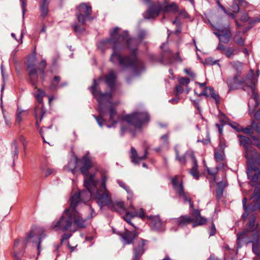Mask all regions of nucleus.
<instances>
[{
	"mask_svg": "<svg viewBox=\"0 0 260 260\" xmlns=\"http://www.w3.org/2000/svg\"><path fill=\"white\" fill-rule=\"evenodd\" d=\"M120 28L115 27L110 31V39L100 42L107 47H111L113 52L110 61L113 63L118 62L122 70L134 66L135 64H140L136 54L138 40L128 37L127 31L119 35Z\"/></svg>",
	"mask_w": 260,
	"mask_h": 260,
	"instance_id": "obj_1",
	"label": "nucleus"
},
{
	"mask_svg": "<svg viewBox=\"0 0 260 260\" xmlns=\"http://www.w3.org/2000/svg\"><path fill=\"white\" fill-rule=\"evenodd\" d=\"M66 169L75 174L80 172L85 176L84 185L90 191L91 196L98 198L102 204H106L109 201L108 191L106 189V178H103L102 188L98 189L99 180L94 178L96 172V168L93 164H70Z\"/></svg>",
	"mask_w": 260,
	"mask_h": 260,
	"instance_id": "obj_2",
	"label": "nucleus"
},
{
	"mask_svg": "<svg viewBox=\"0 0 260 260\" xmlns=\"http://www.w3.org/2000/svg\"><path fill=\"white\" fill-rule=\"evenodd\" d=\"M240 75H236L233 77H229L227 84L230 90L237 89L240 86L244 90L248 88L251 90L252 95L248 102L249 113L251 116L254 113L255 109L259 105V96L255 90V77L253 70H250L248 75L244 77L242 80L239 79Z\"/></svg>",
	"mask_w": 260,
	"mask_h": 260,
	"instance_id": "obj_3",
	"label": "nucleus"
},
{
	"mask_svg": "<svg viewBox=\"0 0 260 260\" xmlns=\"http://www.w3.org/2000/svg\"><path fill=\"white\" fill-rule=\"evenodd\" d=\"M36 53H34L32 58L27 60L26 63V69L28 72L31 84L37 89V92L34 94V96L38 101L39 105L35 109V113L36 118H38L39 117L40 121H41L45 113V111L44 109V105L42 103V99L45 93L44 91L37 88L36 86L38 81V75L37 74V70L36 68Z\"/></svg>",
	"mask_w": 260,
	"mask_h": 260,
	"instance_id": "obj_4",
	"label": "nucleus"
},
{
	"mask_svg": "<svg viewBox=\"0 0 260 260\" xmlns=\"http://www.w3.org/2000/svg\"><path fill=\"white\" fill-rule=\"evenodd\" d=\"M252 244V251L257 255V258L260 259V233H253L247 228L244 229L237 235V244L238 248H240L244 244Z\"/></svg>",
	"mask_w": 260,
	"mask_h": 260,
	"instance_id": "obj_5",
	"label": "nucleus"
},
{
	"mask_svg": "<svg viewBox=\"0 0 260 260\" xmlns=\"http://www.w3.org/2000/svg\"><path fill=\"white\" fill-rule=\"evenodd\" d=\"M80 195V194H76L72 197L70 206L74 226V228H76V231L78 229H84L86 228L87 226L88 219L93 218L96 214L91 207H90V215L86 218H83L82 214L76 210V208L79 203Z\"/></svg>",
	"mask_w": 260,
	"mask_h": 260,
	"instance_id": "obj_6",
	"label": "nucleus"
},
{
	"mask_svg": "<svg viewBox=\"0 0 260 260\" xmlns=\"http://www.w3.org/2000/svg\"><path fill=\"white\" fill-rule=\"evenodd\" d=\"M123 120L128 125V129L121 127L122 133L129 131L134 136L137 132H140L141 127L145 123L149 120V116L147 112H134L125 116Z\"/></svg>",
	"mask_w": 260,
	"mask_h": 260,
	"instance_id": "obj_7",
	"label": "nucleus"
},
{
	"mask_svg": "<svg viewBox=\"0 0 260 260\" xmlns=\"http://www.w3.org/2000/svg\"><path fill=\"white\" fill-rule=\"evenodd\" d=\"M96 83L94 81V85L91 87L90 90L92 95L96 99L99 103V112L100 115L98 117H94L100 126H102L104 120L103 117L106 114V103H108L110 105L111 103L110 100L112 98L111 94H102L100 93L99 95L96 94Z\"/></svg>",
	"mask_w": 260,
	"mask_h": 260,
	"instance_id": "obj_8",
	"label": "nucleus"
},
{
	"mask_svg": "<svg viewBox=\"0 0 260 260\" xmlns=\"http://www.w3.org/2000/svg\"><path fill=\"white\" fill-rule=\"evenodd\" d=\"M52 228L55 231L60 230L62 232L69 231L74 233L76 231L74 226L70 207L66 209L61 218L53 223Z\"/></svg>",
	"mask_w": 260,
	"mask_h": 260,
	"instance_id": "obj_9",
	"label": "nucleus"
},
{
	"mask_svg": "<svg viewBox=\"0 0 260 260\" xmlns=\"http://www.w3.org/2000/svg\"><path fill=\"white\" fill-rule=\"evenodd\" d=\"M162 11L165 12L175 13L178 11V8L174 3L165 5L156 4L150 6L147 11L144 13V17L145 19L153 18L156 17Z\"/></svg>",
	"mask_w": 260,
	"mask_h": 260,
	"instance_id": "obj_10",
	"label": "nucleus"
},
{
	"mask_svg": "<svg viewBox=\"0 0 260 260\" xmlns=\"http://www.w3.org/2000/svg\"><path fill=\"white\" fill-rule=\"evenodd\" d=\"M239 142L245 150V157L247 162H260V154L255 149L251 147L252 142L251 140L245 136L239 135Z\"/></svg>",
	"mask_w": 260,
	"mask_h": 260,
	"instance_id": "obj_11",
	"label": "nucleus"
},
{
	"mask_svg": "<svg viewBox=\"0 0 260 260\" xmlns=\"http://www.w3.org/2000/svg\"><path fill=\"white\" fill-rule=\"evenodd\" d=\"M45 237V235L43 229H33L30 231L24 240L23 245H26L27 244L31 243L37 246L39 251L41 239Z\"/></svg>",
	"mask_w": 260,
	"mask_h": 260,
	"instance_id": "obj_12",
	"label": "nucleus"
},
{
	"mask_svg": "<svg viewBox=\"0 0 260 260\" xmlns=\"http://www.w3.org/2000/svg\"><path fill=\"white\" fill-rule=\"evenodd\" d=\"M104 79L106 83L108 85V86L109 87L111 90V91L110 92L105 93V94H111L112 98L113 96V93L115 89V82L116 80V76L115 75L114 71L113 70L110 71L109 74L105 76ZM103 80V78L102 77H100L98 80H93V83H94V81H95L96 83V88L95 90H96V94L98 95H99L100 93H102V92L100 91V89L99 88V85ZM93 85L94 83H93L92 86ZM102 94H104V93H102Z\"/></svg>",
	"mask_w": 260,
	"mask_h": 260,
	"instance_id": "obj_13",
	"label": "nucleus"
},
{
	"mask_svg": "<svg viewBox=\"0 0 260 260\" xmlns=\"http://www.w3.org/2000/svg\"><path fill=\"white\" fill-rule=\"evenodd\" d=\"M91 13V7L86 3L80 4L77 8L76 17L79 22L85 25L86 20L90 18Z\"/></svg>",
	"mask_w": 260,
	"mask_h": 260,
	"instance_id": "obj_14",
	"label": "nucleus"
},
{
	"mask_svg": "<svg viewBox=\"0 0 260 260\" xmlns=\"http://www.w3.org/2000/svg\"><path fill=\"white\" fill-rule=\"evenodd\" d=\"M129 208L130 209H132V211H126V214L123 217V219L127 223H128L131 225L133 226L134 228H135L134 224L131 222L132 219L136 217H139L140 218L144 219L145 217H146V215L144 213V210L142 208H141L140 209L139 212H138L136 210L135 207L131 204L129 206Z\"/></svg>",
	"mask_w": 260,
	"mask_h": 260,
	"instance_id": "obj_15",
	"label": "nucleus"
},
{
	"mask_svg": "<svg viewBox=\"0 0 260 260\" xmlns=\"http://www.w3.org/2000/svg\"><path fill=\"white\" fill-rule=\"evenodd\" d=\"M149 220V224L153 231H164L165 224L158 215L146 216Z\"/></svg>",
	"mask_w": 260,
	"mask_h": 260,
	"instance_id": "obj_16",
	"label": "nucleus"
},
{
	"mask_svg": "<svg viewBox=\"0 0 260 260\" xmlns=\"http://www.w3.org/2000/svg\"><path fill=\"white\" fill-rule=\"evenodd\" d=\"M147 241L143 239H140L133 247V256L135 259H140L141 256L144 253L146 248Z\"/></svg>",
	"mask_w": 260,
	"mask_h": 260,
	"instance_id": "obj_17",
	"label": "nucleus"
},
{
	"mask_svg": "<svg viewBox=\"0 0 260 260\" xmlns=\"http://www.w3.org/2000/svg\"><path fill=\"white\" fill-rule=\"evenodd\" d=\"M251 199L253 201L249 206V210L253 211L257 209H260V188L258 187L255 188Z\"/></svg>",
	"mask_w": 260,
	"mask_h": 260,
	"instance_id": "obj_18",
	"label": "nucleus"
},
{
	"mask_svg": "<svg viewBox=\"0 0 260 260\" xmlns=\"http://www.w3.org/2000/svg\"><path fill=\"white\" fill-rule=\"evenodd\" d=\"M193 220L194 219L189 216L182 215L172 219V222L179 227L183 228L192 223Z\"/></svg>",
	"mask_w": 260,
	"mask_h": 260,
	"instance_id": "obj_19",
	"label": "nucleus"
},
{
	"mask_svg": "<svg viewBox=\"0 0 260 260\" xmlns=\"http://www.w3.org/2000/svg\"><path fill=\"white\" fill-rule=\"evenodd\" d=\"M121 237L124 244H131L134 242V239L137 236V233L136 231L130 232L125 230L124 232L119 235Z\"/></svg>",
	"mask_w": 260,
	"mask_h": 260,
	"instance_id": "obj_20",
	"label": "nucleus"
},
{
	"mask_svg": "<svg viewBox=\"0 0 260 260\" xmlns=\"http://www.w3.org/2000/svg\"><path fill=\"white\" fill-rule=\"evenodd\" d=\"M175 150L176 152L177 160L180 161H189L191 162H197V159L194 155V154L191 151H187L185 153L184 156L180 157L179 155V151L177 149V146L175 147Z\"/></svg>",
	"mask_w": 260,
	"mask_h": 260,
	"instance_id": "obj_21",
	"label": "nucleus"
},
{
	"mask_svg": "<svg viewBox=\"0 0 260 260\" xmlns=\"http://www.w3.org/2000/svg\"><path fill=\"white\" fill-rule=\"evenodd\" d=\"M86 189L87 190V191L83 190L82 191H79V192H76L74 194V195H75L76 194H80V197H79V202H80L81 198H82L84 200H87L89 199L91 197H92L93 198H94V199H96L98 200V203L99 205V206H100L101 208H102V207L106 206V205L109 203V202L110 200V197L109 193H108V197H109L108 202L106 204H102L98 198H96L95 197H93V196H91L89 190L87 188H86Z\"/></svg>",
	"mask_w": 260,
	"mask_h": 260,
	"instance_id": "obj_22",
	"label": "nucleus"
},
{
	"mask_svg": "<svg viewBox=\"0 0 260 260\" xmlns=\"http://www.w3.org/2000/svg\"><path fill=\"white\" fill-rule=\"evenodd\" d=\"M108 205L109 208L113 211H115L121 214L124 212H126V210L125 209L123 202L119 201L111 203V200H110L109 203L107 204Z\"/></svg>",
	"mask_w": 260,
	"mask_h": 260,
	"instance_id": "obj_23",
	"label": "nucleus"
},
{
	"mask_svg": "<svg viewBox=\"0 0 260 260\" xmlns=\"http://www.w3.org/2000/svg\"><path fill=\"white\" fill-rule=\"evenodd\" d=\"M112 98L110 100V102L111 103V104L110 105L108 103H106V113L107 112L108 109L109 111L110 114V121L112 123V126H114L118 122L120 118L117 117V120H115L116 117H117V113L115 109L112 107L113 105V103L111 101Z\"/></svg>",
	"mask_w": 260,
	"mask_h": 260,
	"instance_id": "obj_24",
	"label": "nucleus"
},
{
	"mask_svg": "<svg viewBox=\"0 0 260 260\" xmlns=\"http://www.w3.org/2000/svg\"><path fill=\"white\" fill-rule=\"evenodd\" d=\"M205 95L206 96H211L215 100L216 104L218 105L219 103V95L215 93L214 89L211 87H206L199 94L200 95Z\"/></svg>",
	"mask_w": 260,
	"mask_h": 260,
	"instance_id": "obj_25",
	"label": "nucleus"
},
{
	"mask_svg": "<svg viewBox=\"0 0 260 260\" xmlns=\"http://www.w3.org/2000/svg\"><path fill=\"white\" fill-rule=\"evenodd\" d=\"M147 154V150H145L144 154L140 155L138 154L136 149L132 147L131 149V158L133 162H138L139 161L144 160Z\"/></svg>",
	"mask_w": 260,
	"mask_h": 260,
	"instance_id": "obj_26",
	"label": "nucleus"
},
{
	"mask_svg": "<svg viewBox=\"0 0 260 260\" xmlns=\"http://www.w3.org/2000/svg\"><path fill=\"white\" fill-rule=\"evenodd\" d=\"M231 67L236 72L237 75H240L243 69V63L238 60L229 62Z\"/></svg>",
	"mask_w": 260,
	"mask_h": 260,
	"instance_id": "obj_27",
	"label": "nucleus"
},
{
	"mask_svg": "<svg viewBox=\"0 0 260 260\" xmlns=\"http://www.w3.org/2000/svg\"><path fill=\"white\" fill-rule=\"evenodd\" d=\"M219 32H214V34L218 38L220 41L224 43H228L230 40V36L226 31L225 32L223 30H219Z\"/></svg>",
	"mask_w": 260,
	"mask_h": 260,
	"instance_id": "obj_28",
	"label": "nucleus"
},
{
	"mask_svg": "<svg viewBox=\"0 0 260 260\" xmlns=\"http://www.w3.org/2000/svg\"><path fill=\"white\" fill-rule=\"evenodd\" d=\"M19 241L16 240L14 245V256L16 260H20L21 257L24 253V249L23 248L21 250L19 251L17 247Z\"/></svg>",
	"mask_w": 260,
	"mask_h": 260,
	"instance_id": "obj_29",
	"label": "nucleus"
},
{
	"mask_svg": "<svg viewBox=\"0 0 260 260\" xmlns=\"http://www.w3.org/2000/svg\"><path fill=\"white\" fill-rule=\"evenodd\" d=\"M39 66L40 68H39L38 70L40 72L41 78L43 81H44L45 78V70L47 66V62L46 59H43L39 62Z\"/></svg>",
	"mask_w": 260,
	"mask_h": 260,
	"instance_id": "obj_30",
	"label": "nucleus"
},
{
	"mask_svg": "<svg viewBox=\"0 0 260 260\" xmlns=\"http://www.w3.org/2000/svg\"><path fill=\"white\" fill-rule=\"evenodd\" d=\"M255 220L256 218L254 216H252L250 217V220L249 221L248 228L251 233H253L255 232H257L256 229L257 228L258 225L257 224H255Z\"/></svg>",
	"mask_w": 260,
	"mask_h": 260,
	"instance_id": "obj_31",
	"label": "nucleus"
},
{
	"mask_svg": "<svg viewBox=\"0 0 260 260\" xmlns=\"http://www.w3.org/2000/svg\"><path fill=\"white\" fill-rule=\"evenodd\" d=\"M41 15L45 17L48 14V2L47 0H42V3L41 5Z\"/></svg>",
	"mask_w": 260,
	"mask_h": 260,
	"instance_id": "obj_32",
	"label": "nucleus"
},
{
	"mask_svg": "<svg viewBox=\"0 0 260 260\" xmlns=\"http://www.w3.org/2000/svg\"><path fill=\"white\" fill-rule=\"evenodd\" d=\"M172 183L173 184V188L176 190V192L181 190V189H182L183 188L182 183H178L176 176L172 178Z\"/></svg>",
	"mask_w": 260,
	"mask_h": 260,
	"instance_id": "obj_33",
	"label": "nucleus"
},
{
	"mask_svg": "<svg viewBox=\"0 0 260 260\" xmlns=\"http://www.w3.org/2000/svg\"><path fill=\"white\" fill-rule=\"evenodd\" d=\"M238 53V52L236 49L228 47L223 54L228 58H233L235 55L237 54Z\"/></svg>",
	"mask_w": 260,
	"mask_h": 260,
	"instance_id": "obj_34",
	"label": "nucleus"
},
{
	"mask_svg": "<svg viewBox=\"0 0 260 260\" xmlns=\"http://www.w3.org/2000/svg\"><path fill=\"white\" fill-rule=\"evenodd\" d=\"M193 221V226L195 227L197 225H201L206 224L207 222V219L202 216H200L194 219Z\"/></svg>",
	"mask_w": 260,
	"mask_h": 260,
	"instance_id": "obj_35",
	"label": "nucleus"
},
{
	"mask_svg": "<svg viewBox=\"0 0 260 260\" xmlns=\"http://www.w3.org/2000/svg\"><path fill=\"white\" fill-rule=\"evenodd\" d=\"M190 173L194 178L196 179H199L200 175L198 170L197 164H195L194 166L190 171Z\"/></svg>",
	"mask_w": 260,
	"mask_h": 260,
	"instance_id": "obj_36",
	"label": "nucleus"
},
{
	"mask_svg": "<svg viewBox=\"0 0 260 260\" xmlns=\"http://www.w3.org/2000/svg\"><path fill=\"white\" fill-rule=\"evenodd\" d=\"M208 173L213 177L214 181H215V175L218 172V168L217 166L214 167H207Z\"/></svg>",
	"mask_w": 260,
	"mask_h": 260,
	"instance_id": "obj_37",
	"label": "nucleus"
},
{
	"mask_svg": "<svg viewBox=\"0 0 260 260\" xmlns=\"http://www.w3.org/2000/svg\"><path fill=\"white\" fill-rule=\"evenodd\" d=\"M12 149L13 151L14 154V159L13 161L15 160V157H17L19 150H18V145L16 141H14L12 143Z\"/></svg>",
	"mask_w": 260,
	"mask_h": 260,
	"instance_id": "obj_38",
	"label": "nucleus"
},
{
	"mask_svg": "<svg viewBox=\"0 0 260 260\" xmlns=\"http://www.w3.org/2000/svg\"><path fill=\"white\" fill-rule=\"evenodd\" d=\"M160 142L164 146H167L169 144V135L165 134L160 138Z\"/></svg>",
	"mask_w": 260,
	"mask_h": 260,
	"instance_id": "obj_39",
	"label": "nucleus"
},
{
	"mask_svg": "<svg viewBox=\"0 0 260 260\" xmlns=\"http://www.w3.org/2000/svg\"><path fill=\"white\" fill-rule=\"evenodd\" d=\"M164 57H168L169 60L167 61L166 63H171L173 61V58H174L173 53L171 51H168L165 53L164 54Z\"/></svg>",
	"mask_w": 260,
	"mask_h": 260,
	"instance_id": "obj_40",
	"label": "nucleus"
},
{
	"mask_svg": "<svg viewBox=\"0 0 260 260\" xmlns=\"http://www.w3.org/2000/svg\"><path fill=\"white\" fill-rule=\"evenodd\" d=\"M60 80V78L58 76H55L53 79V81L51 82L50 85V88L55 89L57 87V85Z\"/></svg>",
	"mask_w": 260,
	"mask_h": 260,
	"instance_id": "obj_41",
	"label": "nucleus"
},
{
	"mask_svg": "<svg viewBox=\"0 0 260 260\" xmlns=\"http://www.w3.org/2000/svg\"><path fill=\"white\" fill-rule=\"evenodd\" d=\"M214 157L216 161H221L223 160L224 154L222 152H215Z\"/></svg>",
	"mask_w": 260,
	"mask_h": 260,
	"instance_id": "obj_42",
	"label": "nucleus"
},
{
	"mask_svg": "<svg viewBox=\"0 0 260 260\" xmlns=\"http://www.w3.org/2000/svg\"><path fill=\"white\" fill-rule=\"evenodd\" d=\"M179 197H182L185 202H190L191 199L188 198L185 193L183 188L182 189H181V190L177 192Z\"/></svg>",
	"mask_w": 260,
	"mask_h": 260,
	"instance_id": "obj_43",
	"label": "nucleus"
},
{
	"mask_svg": "<svg viewBox=\"0 0 260 260\" xmlns=\"http://www.w3.org/2000/svg\"><path fill=\"white\" fill-rule=\"evenodd\" d=\"M220 185H221V184H219V186ZM226 185H227L226 183H224V185H223V186H222V187H220V186L217 187L216 193H217V197L218 198H220L222 197V194H223V189Z\"/></svg>",
	"mask_w": 260,
	"mask_h": 260,
	"instance_id": "obj_44",
	"label": "nucleus"
},
{
	"mask_svg": "<svg viewBox=\"0 0 260 260\" xmlns=\"http://www.w3.org/2000/svg\"><path fill=\"white\" fill-rule=\"evenodd\" d=\"M230 10L232 12L237 13L239 11L240 9L238 5L236 2H234L230 6Z\"/></svg>",
	"mask_w": 260,
	"mask_h": 260,
	"instance_id": "obj_45",
	"label": "nucleus"
},
{
	"mask_svg": "<svg viewBox=\"0 0 260 260\" xmlns=\"http://www.w3.org/2000/svg\"><path fill=\"white\" fill-rule=\"evenodd\" d=\"M251 127L260 135V122L256 123L255 121L252 122Z\"/></svg>",
	"mask_w": 260,
	"mask_h": 260,
	"instance_id": "obj_46",
	"label": "nucleus"
},
{
	"mask_svg": "<svg viewBox=\"0 0 260 260\" xmlns=\"http://www.w3.org/2000/svg\"><path fill=\"white\" fill-rule=\"evenodd\" d=\"M117 183L120 187L124 189L127 192L131 191L129 187L126 185V184L122 181L117 180Z\"/></svg>",
	"mask_w": 260,
	"mask_h": 260,
	"instance_id": "obj_47",
	"label": "nucleus"
},
{
	"mask_svg": "<svg viewBox=\"0 0 260 260\" xmlns=\"http://www.w3.org/2000/svg\"><path fill=\"white\" fill-rule=\"evenodd\" d=\"M191 215L192 216V218L194 219L196 218L201 216L200 211L197 209H193L192 212H191Z\"/></svg>",
	"mask_w": 260,
	"mask_h": 260,
	"instance_id": "obj_48",
	"label": "nucleus"
},
{
	"mask_svg": "<svg viewBox=\"0 0 260 260\" xmlns=\"http://www.w3.org/2000/svg\"><path fill=\"white\" fill-rule=\"evenodd\" d=\"M179 82L181 85H187L189 83L190 80L187 78H181L179 80Z\"/></svg>",
	"mask_w": 260,
	"mask_h": 260,
	"instance_id": "obj_49",
	"label": "nucleus"
},
{
	"mask_svg": "<svg viewBox=\"0 0 260 260\" xmlns=\"http://www.w3.org/2000/svg\"><path fill=\"white\" fill-rule=\"evenodd\" d=\"M252 128H253L251 127V125H250L248 127L241 129V131L245 134H250L252 133Z\"/></svg>",
	"mask_w": 260,
	"mask_h": 260,
	"instance_id": "obj_50",
	"label": "nucleus"
},
{
	"mask_svg": "<svg viewBox=\"0 0 260 260\" xmlns=\"http://www.w3.org/2000/svg\"><path fill=\"white\" fill-rule=\"evenodd\" d=\"M228 48V47H227L225 46L224 45H223V44L220 43L218 44L217 49L218 50H220L221 53L223 54Z\"/></svg>",
	"mask_w": 260,
	"mask_h": 260,
	"instance_id": "obj_51",
	"label": "nucleus"
},
{
	"mask_svg": "<svg viewBox=\"0 0 260 260\" xmlns=\"http://www.w3.org/2000/svg\"><path fill=\"white\" fill-rule=\"evenodd\" d=\"M240 20L243 22H247L249 20V17L246 13L243 14L241 17Z\"/></svg>",
	"mask_w": 260,
	"mask_h": 260,
	"instance_id": "obj_52",
	"label": "nucleus"
},
{
	"mask_svg": "<svg viewBox=\"0 0 260 260\" xmlns=\"http://www.w3.org/2000/svg\"><path fill=\"white\" fill-rule=\"evenodd\" d=\"M90 159L89 153H86L82 158V162H90Z\"/></svg>",
	"mask_w": 260,
	"mask_h": 260,
	"instance_id": "obj_53",
	"label": "nucleus"
},
{
	"mask_svg": "<svg viewBox=\"0 0 260 260\" xmlns=\"http://www.w3.org/2000/svg\"><path fill=\"white\" fill-rule=\"evenodd\" d=\"M72 235L70 234H64L62 235L61 239V243H62L63 241L68 240L71 237Z\"/></svg>",
	"mask_w": 260,
	"mask_h": 260,
	"instance_id": "obj_54",
	"label": "nucleus"
},
{
	"mask_svg": "<svg viewBox=\"0 0 260 260\" xmlns=\"http://www.w3.org/2000/svg\"><path fill=\"white\" fill-rule=\"evenodd\" d=\"M183 91V88L181 85H179L176 86V91L177 94H181Z\"/></svg>",
	"mask_w": 260,
	"mask_h": 260,
	"instance_id": "obj_55",
	"label": "nucleus"
},
{
	"mask_svg": "<svg viewBox=\"0 0 260 260\" xmlns=\"http://www.w3.org/2000/svg\"><path fill=\"white\" fill-rule=\"evenodd\" d=\"M219 60H216L214 61L212 60V59L211 58H208L206 60V63L207 64H210V65H213L216 64L218 62Z\"/></svg>",
	"mask_w": 260,
	"mask_h": 260,
	"instance_id": "obj_56",
	"label": "nucleus"
},
{
	"mask_svg": "<svg viewBox=\"0 0 260 260\" xmlns=\"http://www.w3.org/2000/svg\"><path fill=\"white\" fill-rule=\"evenodd\" d=\"M184 71L187 75L190 76L191 77H194V74L191 71L190 69H184Z\"/></svg>",
	"mask_w": 260,
	"mask_h": 260,
	"instance_id": "obj_57",
	"label": "nucleus"
},
{
	"mask_svg": "<svg viewBox=\"0 0 260 260\" xmlns=\"http://www.w3.org/2000/svg\"><path fill=\"white\" fill-rule=\"evenodd\" d=\"M54 172V170L52 169L48 168L44 171L45 175L46 177H47L53 173Z\"/></svg>",
	"mask_w": 260,
	"mask_h": 260,
	"instance_id": "obj_58",
	"label": "nucleus"
},
{
	"mask_svg": "<svg viewBox=\"0 0 260 260\" xmlns=\"http://www.w3.org/2000/svg\"><path fill=\"white\" fill-rule=\"evenodd\" d=\"M22 112V111H20L19 108H18V113L17 114L16 117V121L19 123L21 121V113Z\"/></svg>",
	"mask_w": 260,
	"mask_h": 260,
	"instance_id": "obj_59",
	"label": "nucleus"
},
{
	"mask_svg": "<svg viewBox=\"0 0 260 260\" xmlns=\"http://www.w3.org/2000/svg\"><path fill=\"white\" fill-rule=\"evenodd\" d=\"M230 125L237 132H241V129L238 127L239 125L237 123H231Z\"/></svg>",
	"mask_w": 260,
	"mask_h": 260,
	"instance_id": "obj_60",
	"label": "nucleus"
},
{
	"mask_svg": "<svg viewBox=\"0 0 260 260\" xmlns=\"http://www.w3.org/2000/svg\"><path fill=\"white\" fill-rule=\"evenodd\" d=\"M255 120L260 121V109H258L254 114Z\"/></svg>",
	"mask_w": 260,
	"mask_h": 260,
	"instance_id": "obj_61",
	"label": "nucleus"
},
{
	"mask_svg": "<svg viewBox=\"0 0 260 260\" xmlns=\"http://www.w3.org/2000/svg\"><path fill=\"white\" fill-rule=\"evenodd\" d=\"M20 1L21 3L22 11H23V13L24 14L25 13V7L26 6V0H20Z\"/></svg>",
	"mask_w": 260,
	"mask_h": 260,
	"instance_id": "obj_62",
	"label": "nucleus"
},
{
	"mask_svg": "<svg viewBox=\"0 0 260 260\" xmlns=\"http://www.w3.org/2000/svg\"><path fill=\"white\" fill-rule=\"evenodd\" d=\"M216 229L214 224H213L211 228V230L209 233L210 236H214L215 234Z\"/></svg>",
	"mask_w": 260,
	"mask_h": 260,
	"instance_id": "obj_63",
	"label": "nucleus"
},
{
	"mask_svg": "<svg viewBox=\"0 0 260 260\" xmlns=\"http://www.w3.org/2000/svg\"><path fill=\"white\" fill-rule=\"evenodd\" d=\"M20 141L22 142V143L23 145V147H24V149L25 150L26 149V144H27L26 141L25 140V138L23 136H21L20 137Z\"/></svg>",
	"mask_w": 260,
	"mask_h": 260,
	"instance_id": "obj_64",
	"label": "nucleus"
}]
</instances>
